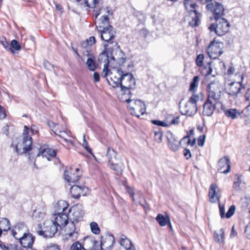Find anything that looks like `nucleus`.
<instances>
[{
	"instance_id": "e2e57ef3",
	"label": "nucleus",
	"mask_w": 250,
	"mask_h": 250,
	"mask_svg": "<svg viewBox=\"0 0 250 250\" xmlns=\"http://www.w3.org/2000/svg\"><path fill=\"white\" fill-rule=\"evenodd\" d=\"M117 78H117L116 76H114V77H111L110 78V81L107 79V81L109 85H111L113 87L115 88L116 87L114 86L113 85H114L113 83L114 81H117Z\"/></svg>"
},
{
	"instance_id": "72a5a7b5",
	"label": "nucleus",
	"mask_w": 250,
	"mask_h": 250,
	"mask_svg": "<svg viewBox=\"0 0 250 250\" xmlns=\"http://www.w3.org/2000/svg\"><path fill=\"white\" fill-rule=\"evenodd\" d=\"M242 182V175L237 173L235 174L233 182V188L236 190L240 189V186Z\"/></svg>"
},
{
	"instance_id": "0e129e2a",
	"label": "nucleus",
	"mask_w": 250,
	"mask_h": 250,
	"mask_svg": "<svg viewBox=\"0 0 250 250\" xmlns=\"http://www.w3.org/2000/svg\"><path fill=\"white\" fill-rule=\"evenodd\" d=\"M87 42H89V46H91L95 43V38L94 36H91L89 38V40H87Z\"/></svg>"
},
{
	"instance_id": "f704fd0d",
	"label": "nucleus",
	"mask_w": 250,
	"mask_h": 250,
	"mask_svg": "<svg viewBox=\"0 0 250 250\" xmlns=\"http://www.w3.org/2000/svg\"><path fill=\"white\" fill-rule=\"evenodd\" d=\"M189 0H184V5L189 13L193 12V10H196L195 8L198 7V5L196 3H189Z\"/></svg>"
},
{
	"instance_id": "4d7b16f0",
	"label": "nucleus",
	"mask_w": 250,
	"mask_h": 250,
	"mask_svg": "<svg viewBox=\"0 0 250 250\" xmlns=\"http://www.w3.org/2000/svg\"><path fill=\"white\" fill-rule=\"evenodd\" d=\"M183 154L187 160H188L191 157L190 151L188 148H185L184 149Z\"/></svg>"
},
{
	"instance_id": "ddd939ff",
	"label": "nucleus",
	"mask_w": 250,
	"mask_h": 250,
	"mask_svg": "<svg viewBox=\"0 0 250 250\" xmlns=\"http://www.w3.org/2000/svg\"><path fill=\"white\" fill-rule=\"evenodd\" d=\"M79 171L78 168H73L70 167L64 171V178L65 180L69 183L70 185L72 184H75L78 182L80 176L78 174H76Z\"/></svg>"
},
{
	"instance_id": "7ed1b4c3",
	"label": "nucleus",
	"mask_w": 250,
	"mask_h": 250,
	"mask_svg": "<svg viewBox=\"0 0 250 250\" xmlns=\"http://www.w3.org/2000/svg\"><path fill=\"white\" fill-rule=\"evenodd\" d=\"M22 136L18 138V142L15 145V150L19 154L22 155L32 149V138L28 135L29 128L25 125Z\"/></svg>"
},
{
	"instance_id": "6e6552de",
	"label": "nucleus",
	"mask_w": 250,
	"mask_h": 250,
	"mask_svg": "<svg viewBox=\"0 0 250 250\" xmlns=\"http://www.w3.org/2000/svg\"><path fill=\"white\" fill-rule=\"evenodd\" d=\"M67 208L63 207L62 211H58L54 214V218L51 219L58 228L62 229L68 223V216L67 214Z\"/></svg>"
},
{
	"instance_id": "f03ea898",
	"label": "nucleus",
	"mask_w": 250,
	"mask_h": 250,
	"mask_svg": "<svg viewBox=\"0 0 250 250\" xmlns=\"http://www.w3.org/2000/svg\"><path fill=\"white\" fill-rule=\"evenodd\" d=\"M120 77L117 79V81H114V86L121 88V91L123 95L127 93L131 94L130 89L133 88L136 84L135 79L133 75L129 72L124 73L121 69H118Z\"/></svg>"
},
{
	"instance_id": "f3484780",
	"label": "nucleus",
	"mask_w": 250,
	"mask_h": 250,
	"mask_svg": "<svg viewBox=\"0 0 250 250\" xmlns=\"http://www.w3.org/2000/svg\"><path fill=\"white\" fill-rule=\"evenodd\" d=\"M219 102V101H215L212 100V99L208 98L203 105V115L207 116L212 115L216 108V104Z\"/></svg>"
},
{
	"instance_id": "423d86ee",
	"label": "nucleus",
	"mask_w": 250,
	"mask_h": 250,
	"mask_svg": "<svg viewBox=\"0 0 250 250\" xmlns=\"http://www.w3.org/2000/svg\"><path fill=\"white\" fill-rule=\"evenodd\" d=\"M98 31L100 34L101 39L108 43H112V40L115 38L116 31L112 26L108 25L103 27L101 25H96Z\"/></svg>"
},
{
	"instance_id": "5fc2aeb1",
	"label": "nucleus",
	"mask_w": 250,
	"mask_h": 250,
	"mask_svg": "<svg viewBox=\"0 0 250 250\" xmlns=\"http://www.w3.org/2000/svg\"><path fill=\"white\" fill-rule=\"evenodd\" d=\"M63 207H66V208H67V204L66 202H65L64 201H61V202H58V203L57 204V207L59 208H58V210L57 211V212H58V211L62 212V208ZM55 212H56V211H55Z\"/></svg>"
},
{
	"instance_id": "3c124183",
	"label": "nucleus",
	"mask_w": 250,
	"mask_h": 250,
	"mask_svg": "<svg viewBox=\"0 0 250 250\" xmlns=\"http://www.w3.org/2000/svg\"><path fill=\"white\" fill-rule=\"evenodd\" d=\"M1 43L6 49L10 51L12 53H14V50L12 49V47H10L8 42L5 39H4L3 41H1Z\"/></svg>"
},
{
	"instance_id": "7c9ffc66",
	"label": "nucleus",
	"mask_w": 250,
	"mask_h": 250,
	"mask_svg": "<svg viewBox=\"0 0 250 250\" xmlns=\"http://www.w3.org/2000/svg\"><path fill=\"white\" fill-rule=\"evenodd\" d=\"M211 63L212 62H209L206 65H203L202 66L203 68L201 73L202 75H204L205 77H208L210 75L212 71V69L211 68Z\"/></svg>"
},
{
	"instance_id": "774afa93",
	"label": "nucleus",
	"mask_w": 250,
	"mask_h": 250,
	"mask_svg": "<svg viewBox=\"0 0 250 250\" xmlns=\"http://www.w3.org/2000/svg\"><path fill=\"white\" fill-rule=\"evenodd\" d=\"M237 233L234 229V226H233L231 228V232L230 233V237L231 238H234V237H235L237 235Z\"/></svg>"
},
{
	"instance_id": "412c9836",
	"label": "nucleus",
	"mask_w": 250,
	"mask_h": 250,
	"mask_svg": "<svg viewBox=\"0 0 250 250\" xmlns=\"http://www.w3.org/2000/svg\"><path fill=\"white\" fill-rule=\"evenodd\" d=\"M87 188L84 186H80L76 185H73L70 188V193L72 197L75 199H78L82 194L84 195L86 193Z\"/></svg>"
},
{
	"instance_id": "a878e982",
	"label": "nucleus",
	"mask_w": 250,
	"mask_h": 250,
	"mask_svg": "<svg viewBox=\"0 0 250 250\" xmlns=\"http://www.w3.org/2000/svg\"><path fill=\"white\" fill-rule=\"evenodd\" d=\"M225 116L230 118L231 120L236 119L239 116L241 115V112H240L236 108H229L224 110Z\"/></svg>"
},
{
	"instance_id": "f257e3e1",
	"label": "nucleus",
	"mask_w": 250,
	"mask_h": 250,
	"mask_svg": "<svg viewBox=\"0 0 250 250\" xmlns=\"http://www.w3.org/2000/svg\"><path fill=\"white\" fill-rule=\"evenodd\" d=\"M224 11V7L219 6L218 9L212 12L215 23H211L208 27L211 33L214 32L218 36L225 35L229 30V22L223 17L225 15Z\"/></svg>"
},
{
	"instance_id": "20e7f679",
	"label": "nucleus",
	"mask_w": 250,
	"mask_h": 250,
	"mask_svg": "<svg viewBox=\"0 0 250 250\" xmlns=\"http://www.w3.org/2000/svg\"><path fill=\"white\" fill-rule=\"evenodd\" d=\"M39 229L37 230V233L44 238H51L54 236L58 230V228L52 220L44 221L42 226L38 225Z\"/></svg>"
},
{
	"instance_id": "c9c22d12",
	"label": "nucleus",
	"mask_w": 250,
	"mask_h": 250,
	"mask_svg": "<svg viewBox=\"0 0 250 250\" xmlns=\"http://www.w3.org/2000/svg\"><path fill=\"white\" fill-rule=\"evenodd\" d=\"M248 119L245 120L244 122L246 125L250 124V104L245 107L241 112Z\"/></svg>"
},
{
	"instance_id": "9d476101",
	"label": "nucleus",
	"mask_w": 250,
	"mask_h": 250,
	"mask_svg": "<svg viewBox=\"0 0 250 250\" xmlns=\"http://www.w3.org/2000/svg\"><path fill=\"white\" fill-rule=\"evenodd\" d=\"M208 98L215 101H218L221 97L220 84L218 81L210 82L207 86Z\"/></svg>"
},
{
	"instance_id": "c03bdc74",
	"label": "nucleus",
	"mask_w": 250,
	"mask_h": 250,
	"mask_svg": "<svg viewBox=\"0 0 250 250\" xmlns=\"http://www.w3.org/2000/svg\"><path fill=\"white\" fill-rule=\"evenodd\" d=\"M70 250H84V248L82 245L79 242L77 241L73 243L71 245Z\"/></svg>"
},
{
	"instance_id": "58836bf2",
	"label": "nucleus",
	"mask_w": 250,
	"mask_h": 250,
	"mask_svg": "<svg viewBox=\"0 0 250 250\" xmlns=\"http://www.w3.org/2000/svg\"><path fill=\"white\" fill-rule=\"evenodd\" d=\"M85 6L89 8H95L99 0H84Z\"/></svg>"
},
{
	"instance_id": "1a4fd4ad",
	"label": "nucleus",
	"mask_w": 250,
	"mask_h": 250,
	"mask_svg": "<svg viewBox=\"0 0 250 250\" xmlns=\"http://www.w3.org/2000/svg\"><path fill=\"white\" fill-rule=\"evenodd\" d=\"M104 50L100 54L98 60L99 62H104V63L103 69V72L104 73V77H106L109 71L108 68L109 60H114L115 58L112 56V54L111 52H110L109 49H108V51L107 50L108 49L107 48L108 45L104 44Z\"/></svg>"
},
{
	"instance_id": "8fccbe9b",
	"label": "nucleus",
	"mask_w": 250,
	"mask_h": 250,
	"mask_svg": "<svg viewBox=\"0 0 250 250\" xmlns=\"http://www.w3.org/2000/svg\"><path fill=\"white\" fill-rule=\"evenodd\" d=\"M100 21L101 23L102 24L101 26L104 27V25H108L109 19L107 16L104 15L100 19Z\"/></svg>"
},
{
	"instance_id": "de8ad7c7",
	"label": "nucleus",
	"mask_w": 250,
	"mask_h": 250,
	"mask_svg": "<svg viewBox=\"0 0 250 250\" xmlns=\"http://www.w3.org/2000/svg\"><path fill=\"white\" fill-rule=\"evenodd\" d=\"M235 210V207L234 205H231L229 208L227 212L226 213L225 218H229L234 213Z\"/></svg>"
},
{
	"instance_id": "b1692460",
	"label": "nucleus",
	"mask_w": 250,
	"mask_h": 250,
	"mask_svg": "<svg viewBox=\"0 0 250 250\" xmlns=\"http://www.w3.org/2000/svg\"><path fill=\"white\" fill-rule=\"evenodd\" d=\"M41 155L43 158L45 157L48 161H50L51 158H54L56 156V152L53 149L47 148L42 151L40 150L37 155V157H40Z\"/></svg>"
},
{
	"instance_id": "49530a36",
	"label": "nucleus",
	"mask_w": 250,
	"mask_h": 250,
	"mask_svg": "<svg viewBox=\"0 0 250 250\" xmlns=\"http://www.w3.org/2000/svg\"><path fill=\"white\" fill-rule=\"evenodd\" d=\"M204 60V55L203 54L198 55L196 59V63L199 67L203 66V62Z\"/></svg>"
},
{
	"instance_id": "052dcab7",
	"label": "nucleus",
	"mask_w": 250,
	"mask_h": 250,
	"mask_svg": "<svg viewBox=\"0 0 250 250\" xmlns=\"http://www.w3.org/2000/svg\"><path fill=\"white\" fill-rule=\"evenodd\" d=\"M246 101L249 102L250 103V88H248L244 95Z\"/></svg>"
},
{
	"instance_id": "39448f33",
	"label": "nucleus",
	"mask_w": 250,
	"mask_h": 250,
	"mask_svg": "<svg viewBox=\"0 0 250 250\" xmlns=\"http://www.w3.org/2000/svg\"><path fill=\"white\" fill-rule=\"evenodd\" d=\"M125 101L128 104V108L131 115L139 117L145 114L146 107L145 103L140 100L126 99Z\"/></svg>"
},
{
	"instance_id": "f8f14e48",
	"label": "nucleus",
	"mask_w": 250,
	"mask_h": 250,
	"mask_svg": "<svg viewBox=\"0 0 250 250\" xmlns=\"http://www.w3.org/2000/svg\"><path fill=\"white\" fill-rule=\"evenodd\" d=\"M243 76L241 78V82H233L229 84V88L227 93L231 96H237L239 94L242 93L245 90V87L242 84Z\"/></svg>"
},
{
	"instance_id": "c85d7f7f",
	"label": "nucleus",
	"mask_w": 250,
	"mask_h": 250,
	"mask_svg": "<svg viewBox=\"0 0 250 250\" xmlns=\"http://www.w3.org/2000/svg\"><path fill=\"white\" fill-rule=\"evenodd\" d=\"M193 12L195 14V16L192 18V21L189 22V24L192 26L196 27L200 24V19L201 17V14L196 10H193Z\"/></svg>"
},
{
	"instance_id": "aec40b11",
	"label": "nucleus",
	"mask_w": 250,
	"mask_h": 250,
	"mask_svg": "<svg viewBox=\"0 0 250 250\" xmlns=\"http://www.w3.org/2000/svg\"><path fill=\"white\" fill-rule=\"evenodd\" d=\"M101 237L100 244L99 245V250H111L113 244L115 243L114 237L112 234L105 239H103Z\"/></svg>"
},
{
	"instance_id": "37998d69",
	"label": "nucleus",
	"mask_w": 250,
	"mask_h": 250,
	"mask_svg": "<svg viewBox=\"0 0 250 250\" xmlns=\"http://www.w3.org/2000/svg\"><path fill=\"white\" fill-rule=\"evenodd\" d=\"M199 100V96L197 94H192V95L189 98L188 102L189 104H191L195 105H197V102Z\"/></svg>"
},
{
	"instance_id": "2f4dec72",
	"label": "nucleus",
	"mask_w": 250,
	"mask_h": 250,
	"mask_svg": "<svg viewBox=\"0 0 250 250\" xmlns=\"http://www.w3.org/2000/svg\"><path fill=\"white\" fill-rule=\"evenodd\" d=\"M220 236L219 234L215 231L213 234V237L215 241L219 243H224V231L223 229H221L220 230Z\"/></svg>"
},
{
	"instance_id": "ea45409f",
	"label": "nucleus",
	"mask_w": 250,
	"mask_h": 250,
	"mask_svg": "<svg viewBox=\"0 0 250 250\" xmlns=\"http://www.w3.org/2000/svg\"><path fill=\"white\" fill-rule=\"evenodd\" d=\"M162 132L160 131L159 128H157V130L154 131V139L156 142H161L162 140Z\"/></svg>"
},
{
	"instance_id": "a211bd4d",
	"label": "nucleus",
	"mask_w": 250,
	"mask_h": 250,
	"mask_svg": "<svg viewBox=\"0 0 250 250\" xmlns=\"http://www.w3.org/2000/svg\"><path fill=\"white\" fill-rule=\"evenodd\" d=\"M219 189L218 188L217 186L214 183L210 185L208 191L209 201L210 203H215L219 201L221 195L218 191Z\"/></svg>"
},
{
	"instance_id": "9b49d317",
	"label": "nucleus",
	"mask_w": 250,
	"mask_h": 250,
	"mask_svg": "<svg viewBox=\"0 0 250 250\" xmlns=\"http://www.w3.org/2000/svg\"><path fill=\"white\" fill-rule=\"evenodd\" d=\"M82 205H76L69 209L70 222L76 223L83 220L84 211Z\"/></svg>"
},
{
	"instance_id": "bb28decb",
	"label": "nucleus",
	"mask_w": 250,
	"mask_h": 250,
	"mask_svg": "<svg viewBox=\"0 0 250 250\" xmlns=\"http://www.w3.org/2000/svg\"><path fill=\"white\" fill-rule=\"evenodd\" d=\"M10 229V223L9 220L6 218H2L0 220V236L3 231H7Z\"/></svg>"
},
{
	"instance_id": "dca6fc26",
	"label": "nucleus",
	"mask_w": 250,
	"mask_h": 250,
	"mask_svg": "<svg viewBox=\"0 0 250 250\" xmlns=\"http://www.w3.org/2000/svg\"><path fill=\"white\" fill-rule=\"evenodd\" d=\"M82 246L84 250H99V242L93 236L84 237Z\"/></svg>"
},
{
	"instance_id": "4c0bfd02",
	"label": "nucleus",
	"mask_w": 250,
	"mask_h": 250,
	"mask_svg": "<svg viewBox=\"0 0 250 250\" xmlns=\"http://www.w3.org/2000/svg\"><path fill=\"white\" fill-rule=\"evenodd\" d=\"M86 65H87L88 68L89 70L94 71L96 68V63L94 60L91 58H88L87 60Z\"/></svg>"
},
{
	"instance_id": "2eb2a0df",
	"label": "nucleus",
	"mask_w": 250,
	"mask_h": 250,
	"mask_svg": "<svg viewBox=\"0 0 250 250\" xmlns=\"http://www.w3.org/2000/svg\"><path fill=\"white\" fill-rule=\"evenodd\" d=\"M230 160L228 156L220 158L218 161L217 171L218 172L227 174L230 170Z\"/></svg>"
},
{
	"instance_id": "a19ab883",
	"label": "nucleus",
	"mask_w": 250,
	"mask_h": 250,
	"mask_svg": "<svg viewBox=\"0 0 250 250\" xmlns=\"http://www.w3.org/2000/svg\"><path fill=\"white\" fill-rule=\"evenodd\" d=\"M110 168L115 171L117 174L122 173V169L118 166L117 164L112 163L109 164Z\"/></svg>"
},
{
	"instance_id": "5701e85b",
	"label": "nucleus",
	"mask_w": 250,
	"mask_h": 250,
	"mask_svg": "<svg viewBox=\"0 0 250 250\" xmlns=\"http://www.w3.org/2000/svg\"><path fill=\"white\" fill-rule=\"evenodd\" d=\"M27 230V227L24 223H18L16 225L14 229L12 230V234L17 239L21 233L23 234L24 232H26Z\"/></svg>"
},
{
	"instance_id": "0eeeda50",
	"label": "nucleus",
	"mask_w": 250,
	"mask_h": 250,
	"mask_svg": "<svg viewBox=\"0 0 250 250\" xmlns=\"http://www.w3.org/2000/svg\"><path fill=\"white\" fill-rule=\"evenodd\" d=\"M223 43L213 40L209 43L207 52L210 59H216L222 54L223 52Z\"/></svg>"
},
{
	"instance_id": "69168bd1",
	"label": "nucleus",
	"mask_w": 250,
	"mask_h": 250,
	"mask_svg": "<svg viewBox=\"0 0 250 250\" xmlns=\"http://www.w3.org/2000/svg\"><path fill=\"white\" fill-rule=\"evenodd\" d=\"M55 7L57 11H60L61 13L63 12V8L62 5L59 3H55Z\"/></svg>"
},
{
	"instance_id": "09e8293b",
	"label": "nucleus",
	"mask_w": 250,
	"mask_h": 250,
	"mask_svg": "<svg viewBox=\"0 0 250 250\" xmlns=\"http://www.w3.org/2000/svg\"><path fill=\"white\" fill-rule=\"evenodd\" d=\"M10 47H12V49L19 51L21 49V45L19 42L16 40H13L11 42Z\"/></svg>"
},
{
	"instance_id": "cd10ccee",
	"label": "nucleus",
	"mask_w": 250,
	"mask_h": 250,
	"mask_svg": "<svg viewBox=\"0 0 250 250\" xmlns=\"http://www.w3.org/2000/svg\"><path fill=\"white\" fill-rule=\"evenodd\" d=\"M116 155L117 152L112 148H108L106 156L108 160L109 164L114 162V160L116 159Z\"/></svg>"
},
{
	"instance_id": "4be33fe9",
	"label": "nucleus",
	"mask_w": 250,
	"mask_h": 250,
	"mask_svg": "<svg viewBox=\"0 0 250 250\" xmlns=\"http://www.w3.org/2000/svg\"><path fill=\"white\" fill-rule=\"evenodd\" d=\"M182 114L188 116L195 114L197 111V106L188 103V102L183 108Z\"/></svg>"
},
{
	"instance_id": "a18cd8bd",
	"label": "nucleus",
	"mask_w": 250,
	"mask_h": 250,
	"mask_svg": "<svg viewBox=\"0 0 250 250\" xmlns=\"http://www.w3.org/2000/svg\"><path fill=\"white\" fill-rule=\"evenodd\" d=\"M151 123L157 126H167L171 124H172V121L169 122V124H167L163 121H159V120H151Z\"/></svg>"
},
{
	"instance_id": "e433bc0d",
	"label": "nucleus",
	"mask_w": 250,
	"mask_h": 250,
	"mask_svg": "<svg viewBox=\"0 0 250 250\" xmlns=\"http://www.w3.org/2000/svg\"><path fill=\"white\" fill-rule=\"evenodd\" d=\"M90 229L92 233L95 234H99L101 232V229L98 225L95 222H92L90 224Z\"/></svg>"
},
{
	"instance_id": "393cba45",
	"label": "nucleus",
	"mask_w": 250,
	"mask_h": 250,
	"mask_svg": "<svg viewBox=\"0 0 250 250\" xmlns=\"http://www.w3.org/2000/svg\"><path fill=\"white\" fill-rule=\"evenodd\" d=\"M119 242L127 250H131L132 248L134 249L132 242L124 234H121Z\"/></svg>"
},
{
	"instance_id": "603ef678",
	"label": "nucleus",
	"mask_w": 250,
	"mask_h": 250,
	"mask_svg": "<svg viewBox=\"0 0 250 250\" xmlns=\"http://www.w3.org/2000/svg\"><path fill=\"white\" fill-rule=\"evenodd\" d=\"M219 208V212L221 218H225L226 214H225V206L224 205H222L221 204H219L218 205Z\"/></svg>"
},
{
	"instance_id": "79ce46f5",
	"label": "nucleus",
	"mask_w": 250,
	"mask_h": 250,
	"mask_svg": "<svg viewBox=\"0 0 250 250\" xmlns=\"http://www.w3.org/2000/svg\"><path fill=\"white\" fill-rule=\"evenodd\" d=\"M133 15L135 17L138 18L141 22L144 21H145L146 17L143 12L134 10Z\"/></svg>"
},
{
	"instance_id": "338daca9",
	"label": "nucleus",
	"mask_w": 250,
	"mask_h": 250,
	"mask_svg": "<svg viewBox=\"0 0 250 250\" xmlns=\"http://www.w3.org/2000/svg\"><path fill=\"white\" fill-rule=\"evenodd\" d=\"M140 35L143 37L146 38L148 33V31L145 28H143L140 31Z\"/></svg>"
},
{
	"instance_id": "6ab92c4d",
	"label": "nucleus",
	"mask_w": 250,
	"mask_h": 250,
	"mask_svg": "<svg viewBox=\"0 0 250 250\" xmlns=\"http://www.w3.org/2000/svg\"><path fill=\"white\" fill-rule=\"evenodd\" d=\"M75 223L70 222L68 223V226L66 228L65 235L67 239H70L72 241L75 240L77 239L79 236V233L76 230Z\"/></svg>"
},
{
	"instance_id": "bf43d9fd",
	"label": "nucleus",
	"mask_w": 250,
	"mask_h": 250,
	"mask_svg": "<svg viewBox=\"0 0 250 250\" xmlns=\"http://www.w3.org/2000/svg\"><path fill=\"white\" fill-rule=\"evenodd\" d=\"M6 114L4 109L0 105V120L5 118Z\"/></svg>"
},
{
	"instance_id": "680f3d73",
	"label": "nucleus",
	"mask_w": 250,
	"mask_h": 250,
	"mask_svg": "<svg viewBox=\"0 0 250 250\" xmlns=\"http://www.w3.org/2000/svg\"><path fill=\"white\" fill-rule=\"evenodd\" d=\"M194 134V129L192 128L190 129L189 131H187V135L183 137L182 140H184L187 139H190V137L191 135H193Z\"/></svg>"
},
{
	"instance_id": "4468645a",
	"label": "nucleus",
	"mask_w": 250,
	"mask_h": 250,
	"mask_svg": "<svg viewBox=\"0 0 250 250\" xmlns=\"http://www.w3.org/2000/svg\"><path fill=\"white\" fill-rule=\"evenodd\" d=\"M17 239L19 240L22 247L27 249L32 247L35 237L30 233L24 232L23 234L21 233Z\"/></svg>"
},
{
	"instance_id": "c756f323",
	"label": "nucleus",
	"mask_w": 250,
	"mask_h": 250,
	"mask_svg": "<svg viewBox=\"0 0 250 250\" xmlns=\"http://www.w3.org/2000/svg\"><path fill=\"white\" fill-rule=\"evenodd\" d=\"M169 220L168 216L166 217L162 214H158L156 218V220L161 226H166Z\"/></svg>"
},
{
	"instance_id": "473e14b6",
	"label": "nucleus",
	"mask_w": 250,
	"mask_h": 250,
	"mask_svg": "<svg viewBox=\"0 0 250 250\" xmlns=\"http://www.w3.org/2000/svg\"><path fill=\"white\" fill-rule=\"evenodd\" d=\"M199 77L196 76L193 77L189 85V90L191 92H195L199 84Z\"/></svg>"
},
{
	"instance_id": "6e6d98bb",
	"label": "nucleus",
	"mask_w": 250,
	"mask_h": 250,
	"mask_svg": "<svg viewBox=\"0 0 250 250\" xmlns=\"http://www.w3.org/2000/svg\"><path fill=\"white\" fill-rule=\"evenodd\" d=\"M206 135H200L198 138V145L199 146H203L204 144Z\"/></svg>"
},
{
	"instance_id": "864d4df0",
	"label": "nucleus",
	"mask_w": 250,
	"mask_h": 250,
	"mask_svg": "<svg viewBox=\"0 0 250 250\" xmlns=\"http://www.w3.org/2000/svg\"><path fill=\"white\" fill-rule=\"evenodd\" d=\"M45 250H60V249L58 245L50 244L46 247Z\"/></svg>"
},
{
	"instance_id": "13d9d810",
	"label": "nucleus",
	"mask_w": 250,
	"mask_h": 250,
	"mask_svg": "<svg viewBox=\"0 0 250 250\" xmlns=\"http://www.w3.org/2000/svg\"><path fill=\"white\" fill-rule=\"evenodd\" d=\"M125 188H126V192L130 195V196L132 197L133 200H134V189L132 188H131L128 186H126L125 187Z\"/></svg>"
}]
</instances>
